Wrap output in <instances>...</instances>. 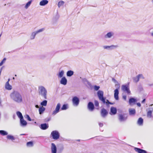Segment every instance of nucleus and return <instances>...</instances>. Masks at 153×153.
Wrapping results in <instances>:
<instances>
[{"instance_id":"nucleus-1","label":"nucleus","mask_w":153,"mask_h":153,"mask_svg":"<svg viewBox=\"0 0 153 153\" xmlns=\"http://www.w3.org/2000/svg\"><path fill=\"white\" fill-rule=\"evenodd\" d=\"M11 98L14 102L17 103H21L23 100L21 94L17 91H13L10 95Z\"/></svg>"},{"instance_id":"nucleus-2","label":"nucleus","mask_w":153,"mask_h":153,"mask_svg":"<svg viewBox=\"0 0 153 153\" xmlns=\"http://www.w3.org/2000/svg\"><path fill=\"white\" fill-rule=\"evenodd\" d=\"M58 149L55 144L51 143V153H62L64 149V146L62 144H59L58 146Z\"/></svg>"},{"instance_id":"nucleus-3","label":"nucleus","mask_w":153,"mask_h":153,"mask_svg":"<svg viewBox=\"0 0 153 153\" xmlns=\"http://www.w3.org/2000/svg\"><path fill=\"white\" fill-rule=\"evenodd\" d=\"M61 105L60 103H58L55 108L53 112L52 115L54 116L57 113H59L60 110H65L68 108V105L67 104H64L62 107L61 108Z\"/></svg>"},{"instance_id":"nucleus-4","label":"nucleus","mask_w":153,"mask_h":153,"mask_svg":"<svg viewBox=\"0 0 153 153\" xmlns=\"http://www.w3.org/2000/svg\"><path fill=\"white\" fill-rule=\"evenodd\" d=\"M39 91L40 95L43 97L44 99H47V91L44 86H39Z\"/></svg>"},{"instance_id":"nucleus-5","label":"nucleus","mask_w":153,"mask_h":153,"mask_svg":"<svg viewBox=\"0 0 153 153\" xmlns=\"http://www.w3.org/2000/svg\"><path fill=\"white\" fill-rule=\"evenodd\" d=\"M97 94L99 100L102 101L104 104H105L106 103V97H104L103 91L101 90H98Z\"/></svg>"},{"instance_id":"nucleus-6","label":"nucleus","mask_w":153,"mask_h":153,"mask_svg":"<svg viewBox=\"0 0 153 153\" xmlns=\"http://www.w3.org/2000/svg\"><path fill=\"white\" fill-rule=\"evenodd\" d=\"M51 136L52 137V139L55 140L59 139L60 137V133L57 130L52 131L51 133Z\"/></svg>"},{"instance_id":"nucleus-7","label":"nucleus","mask_w":153,"mask_h":153,"mask_svg":"<svg viewBox=\"0 0 153 153\" xmlns=\"http://www.w3.org/2000/svg\"><path fill=\"white\" fill-rule=\"evenodd\" d=\"M128 117L127 114H120L118 115V119L120 122H125L127 120Z\"/></svg>"},{"instance_id":"nucleus-8","label":"nucleus","mask_w":153,"mask_h":153,"mask_svg":"<svg viewBox=\"0 0 153 153\" xmlns=\"http://www.w3.org/2000/svg\"><path fill=\"white\" fill-rule=\"evenodd\" d=\"M129 82L126 85H123L122 86V90L124 92H126L128 94H131V91L129 89Z\"/></svg>"},{"instance_id":"nucleus-9","label":"nucleus","mask_w":153,"mask_h":153,"mask_svg":"<svg viewBox=\"0 0 153 153\" xmlns=\"http://www.w3.org/2000/svg\"><path fill=\"white\" fill-rule=\"evenodd\" d=\"M73 105L74 106H77L79 105L80 100L79 98L76 96L74 97L72 99Z\"/></svg>"},{"instance_id":"nucleus-10","label":"nucleus","mask_w":153,"mask_h":153,"mask_svg":"<svg viewBox=\"0 0 153 153\" xmlns=\"http://www.w3.org/2000/svg\"><path fill=\"white\" fill-rule=\"evenodd\" d=\"M44 30V28H41L37 31L33 32L31 33L30 36V39L31 40L35 38L36 35L38 33L42 32Z\"/></svg>"},{"instance_id":"nucleus-11","label":"nucleus","mask_w":153,"mask_h":153,"mask_svg":"<svg viewBox=\"0 0 153 153\" xmlns=\"http://www.w3.org/2000/svg\"><path fill=\"white\" fill-rule=\"evenodd\" d=\"M82 81L87 87L92 88V86L91 83L85 78H82Z\"/></svg>"},{"instance_id":"nucleus-12","label":"nucleus","mask_w":153,"mask_h":153,"mask_svg":"<svg viewBox=\"0 0 153 153\" xmlns=\"http://www.w3.org/2000/svg\"><path fill=\"white\" fill-rule=\"evenodd\" d=\"M108 111L105 109L103 108L101 109L100 114L103 118L105 117L108 115Z\"/></svg>"},{"instance_id":"nucleus-13","label":"nucleus","mask_w":153,"mask_h":153,"mask_svg":"<svg viewBox=\"0 0 153 153\" xmlns=\"http://www.w3.org/2000/svg\"><path fill=\"white\" fill-rule=\"evenodd\" d=\"M88 108L90 111H93L95 107L94 103L91 102H89L88 104Z\"/></svg>"},{"instance_id":"nucleus-14","label":"nucleus","mask_w":153,"mask_h":153,"mask_svg":"<svg viewBox=\"0 0 153 153\" xmlns=\"http://www.w3.org/2000/svg\"><path fill=\"white\" fill-rule=\"evenodd\" d=\"M118 47V46L117 45H112L111 46H103V48L104 49L111 50L117 48Z\"/></svg>"},{"instance_id":"nucleus-15","label":"nucleus","mask_w":153,"mask_h":153,"mask_svg":"<svg viewBox=\"0 0 153 153\" xmlns=\"http://www.w3.org/2000/svg\"><path fill=\"white\" fill-rule=\"evenodd\" d=\"M75 44V43H74L72 44L71 45V43L70 42V43L66 42L65 43V50L68 49V50H71L73 48L71 47V45H74Z\"/></svg>"},{"instance_id":"nucleus-16","label":"nucleus","mask_w":153,"mask_h":153,"mask_svg":"<svg viewBox=\"0 0 153 153\" xmlns=\"http://www.w3.org/2000/svg\"><path fill=\"white\" fill-rule=\"evenodd\" d=\"M117 113V109L116 108L111 107L110 108L109 114L111 115H114Z\"/></svg>"},{"instance_id":"nucleus-17","label":"nucleus","mask_w":153,"mask_h":153,"mask_svg":"<svg viewBox=\"0 0 153 153\" xmlns=\"http://www.w3.org/2000/svg\"><path fill=\"white\" fill-rule=\"evenodd\" d=\"M48 124L46 123L41 124L39 126L40 128L42 130H46L48 128Z\"/></svg>"},{"instance_id":"nucleus-18","label":"nucleus","mask_w":153,"mask_h":153,"mask_svg":"<svg viewBox=\"0 0 153 153\" xmlns=\"http://www.w3.org/2000/svg\"><path fill=\"white\" fill-rule=\"evenodd\" d=\"M140 77H142L143 79H144V78L142 74H139L136 77H134L133 78V80L134 82H138L140 79Z\"/></svg>"},{"instance_id":"nucleus-19","label":"nucleus","mask_w":153,"mask_h":153,"mask_svg":"<svg viewBox=\"0 0 153 153\" xmlns=\"http://www.w3.org/2000/svg\"><path fill=\"white\" fill-rule=\"evenodd\" d=\"M134 149L136 152L138 153H147L146 151L140 148L134 147Z\"/></svg>"},{"instance_id":"nucleus-20","label":"nucleus","mask_w":153,"mask_h":153,"mask_svg":"<svg viewBox=\"0 0 153 153\" xmlns=\"http://www.w3.org/2000/svg\"><path fill=\"white\" fill-rule=\"evenodd\" d=\"M119 90L118 89H115L114 90V98L116 100H118L119 99Z\"/></svg>"},{"instance_id":"nucleus-21","label":"nucleus","mask_w":153,"mask_h":153,"mask_svg":"<svg viewBox=\"0 0 153 153\" xmlns=\"http://www.w3.org/2000/svg\"><path fill=\"white\" fill-rule=\"evenodd\" d=\"M67 83V80L65 76H63L61 78L60 81V83L61 84L64 85H65Z\"/></svg>"},{"instance_id":"nucleus-22","label":"nucleus","mask_w":153,"mask_h":153,"mask_svg":"<svg viewBox=\"0 0 153 153\" xmlns=\"http://www.w3.org/2000/svg\"><path fill=\"white\" fill-rule=\"evenodd\" d=\"M20 126H25L27 125V122L23 118L20 119Z\"/></svg>"},{"instance_id":"nucleus-23","label":"nucleus","mask_w":153,"mask_h":153,"mask_svg":"<svg viewBox=\"0 0 153 153\" xmlns=\"http://www.w3.org/2000/svg\"><path fill=\"white\" fill-rule=\"evenodd\" d=\"M114 35V33L112 32H110L107 33L105 36V38H111Z\"/></svg>"},{"instance_id":"nucleus-24","label":"nucleus","mask_w":153,"mask_h":153,"mask_svg":"<svg viewBox=\"0 0 153 153\" xmlns=\"http://www.w3.org/2000/svg\"><path fill=\"white\" fill-rule=\"evenodd\" d=\"M129 112L130 115H134L136 114V110L134 108H130L129 109Z\"/></svg>"},{"instance_id":"nucleus-25","label":"nucleus","mask_w":153,"mask_h":153,"mask_svg":"<svg viewBox=\"0 0 153 153\" xmlns=\"http://www.w3.org/2000/svg\"><path fill=\"white\" fill-rule=\"evenodd\" d=\"M143 120L142 117H140L139 118L137 123V125L140 126H141L143 125Z\"/></svg>"},{"instance_id":"nucleus-26","label":"nucleus","mask_w":153,"mask_h":153,"mask_svg":"<svg viewBox=\"0 0 153 153\" xmlns=\"http://www.w3.org/2000/svg\"><path fill=\"white\" fill-rule=\"evenodd\" d=\"M48 1L47 0H42L40 1L39 5L40 6H45L48 3Z\"/></svg>"},{"instance_id":"nucleus-27","label":"nucleus","mask_w":153,"mask_h":153,"mask_svg":"<svg viewBox=\"0 0 153 153\" xmlns=\"http://www.w3.org/2000/svg\"><path fill=\"white\" fill-rule=\"evenodd\" d=\"M5 88L7 90H11L12 89V86L10 85L9 82H7L5 84Z\"/></svg>"},{"instance_id":"nucleus-28","label":"nucleus","mask_w":153,"mask_h":153,"mask_svg":"<svg viewBox=\"0 0 153 153\" xmlns=\"http://www.w3.org/2000/svg\"><path fill=\"white\" fill-rule=\"evenodd\" d=\"M45 108L41 106L39 107V114L40 115L42 114L43 113L44 111H45Z\"/></svg>"},{"instance_id":"nucleus-29","label":"nucleus","mask_w":153,"mask_h":153,"mask_svg":"<svg viewBox=\"0 0 153 153\" xmlns=\"http://www.w3.org/2000/svg\"><path fill=\"white\" fill-rule=\"evenodd\" d=\"M6 138L8 140H10L12 141L15 139V137L13 135L10 134H7Z\"/></svg>"},{"instance_id":"nucleus-30","label":"nucleus","mask_w":153,"mask_h":153,"mask_svg":"<svg viewBox=\"0 0 153 153\" xmlns=\"http://www.w3.org/2000/svg\"><path fill=\"white\" fill-rule=\"evenodd\" d=\"M137 101V99L133 97L130 98L129 100V102L130 104L132 103H135Z\"/></svg>"},{"instance_id":"nucleus-31","label":"nucleus","mask_w":153,"mask_h":153,"mask_svg":"<svg viewBox=\"0 0 153 153\" xmlns=\"http://www.w3.org/2000/svg\"><path fill=\"white\" fill-rule=\"evenodd\" d=\"M74 74V72L72 70L68 71L66 73L67 76L68 77L72 76Z\"/></svg>"},{"instance_id":"nucleus-32","label":"nucleus","mask_w":153,"mask_h":153,"mask_svg":"<svg viewBox=\"0 0 153 153\" xmlns=\"http://www.w3.org/2000/svg\"><path fill=\"white\" fill-rule=\"evenodd\" d=\"M8 134V132L5 131L3 130H0V134L1 135H7Z\"/></svg>"},{"instance_id":"nucleus-33","label":"nucleus","mask_w":153,"mask_h":153,"mask_svg":"<svg viewBox=\"0 0 153 153\" xmlns=\"http://www.w3.org/2000/svg\"><path fill=\"white\" fill-rule=\"evenodd\" d=\"M64 72L63 70H62L60 71H59L57 75L58 77L59 78H62L64 75Z\"/></svg>"},{"instance_id":"nucleus-34","label":"nucleus","mask_w":153,"mask_h":153,"mask_svg":"<svg viewBox=\"0 0 153 153\" xmlns=\"http://www.w3.org/2000/svg\"><path fill=\"white\" fill-rule=\"evenodd\" d=\"M32 2V0H30L28 1L26 4L25 7V9H27L30 5Z\"/></svg>"},{"instance_id":"nucleus-35","label":"nucleus","mask_w":153,"mask_h":153,"mask_svg":"<svg viewBox=\"0 0 153 153\" xmlns=\"http://www.w3.org/2000/svg\"><path fill=\"white\" fill-rule=\"evenodd\" d=\"M16 114L20 119L23 118L22 113L19 111H17Z\"/></svg>"},{"instance_id":"nucleus-36","label":"nucleus","mask_w":153,"mask_h":153,"mask_svg":"<svg viewBox=\"0 0 153 153\" xmlns=\"http://www.w3.org/2000/svg\"><path fill=\"white\" fill-rule=\"evenodd\" d=\"M47 102H48L47 100H44L42 102H41L40 105L42 107H43V106H45L47 105Z\"/></svg>"},{"instance_id":"nucleus-37","label":"nucleus","mask_w":153,"mask_h":153,"mask_svg":"<svg viewBox=\"0 0 153 153\" xmlns=\"http://www.w3.org/2000/svg\"><path fill=\"white\" fill-rule=\"evenodd\" d=\"M33 145V142L32 141H29L27 143V146L28 147H32Z\"/></svg>"},{"instance_id":"nucleus-38","label":"nucleus","mask_w":153,"mask_h":153,"mask_svg":"<svg viewBox=\"0 0 153 153\" xmlns=\"http://www.w3.org/2000/svg\"><path fill=\"white\" fill-rule=\"evenodd\" d=\"M24 117L25 118L27 119L28 120L31 121H32V119L30 117V116L28 114H26L24 116Z\"/></svg>"},{"instance_id":"nucleus-39","label":"nucleus","mask_w":153,"mask_h":153,"mask_svg":"<svg viewBox=\"0 0 153 153\" xmlns=\"http://www.w3.org/2000/svg\"><path fill=\"white\" fill-rule=\"evenodd\" d=\"M64 2L63 1H59V2L58 4V7H60L61 6L63 5L64 4Z\"/></svg>"},{"instance_id":"nucleus-40","label":"nucleus","mask_w":153,"mask_h":153,"mask_svg":"<svg viewBox=\"0 0 153 153\" xmlns=\"http://www.w3.org/2000/svg\"><path fill=\"white\" fill-rule=\"evenodd\" d=\"M147 116L149 118H151L152 117V111H151L149 110L147 112Z\"/></svg>"},{"instance_id":"nucleus-41","label":"nucleus","mask_w":153,"mask_h":153,"mask_svg":"<svg viewBox=\"0 0 153 153\" xmlns=\"http://www.w3.org/2000/svg\"><path fill=\"white\" fill-rule=\"evenodd\" d=\"M116 83V84L115 85V86L116 88V89H118V90H119L120 89V84L118 82H117L116 83Z\"/></svg>"},{"instance_id":"nucleus-42","label":"nucleus","mask_w":153,"mask_h":153,"mask_svg":"<svg viewBox=\"0 0 153 153\" xmlns=\"http://www.w3.org/2000/svg\"><path fill=\"white\" fill-rule=\"evenodd\" d=\"M100 88V87L99 86H97L96 85H95L94 86V89L95 91H98L99 89Z\"/></svg>"},{"instance_id":"nucleus-43","label":"nucleus","mask_w":153,"mask_h":153,"mask_svg":"<svg viewBox=\"0 0 153 153\" xmlns=\"http://www.w3.org/2000/svg\"><path fill=\"white\" fill-rule=\"evenodd\" d=\"M84 43V42L83 41H80L77 43V45H83Z\"/></svg>"},{"instance_id":"nucleus-44","label":"nucleus","mask_w":153,"mask_h":153,"mask_svg":"<svg viewBox=\"0 0 153 153\" xmlns=\"http://www.w3.org/2000/svg\"><path fill=\"white\" fill-rule=\"evenodd\" d=\"M59 18V14L57 13L55 16L54 17L53 19L55 20H57Z\"/></svg>"},{"instance_id":"nucleus-45","label":"nucleus","mask_w":153,"mask_h":153,"mask_svg":"<svg viewBox=\"0 0 153 153\" xmlns=\"http://www.w3.org/2000/svg\"><path fill=\"white\" fill-rule=\"evenodd\" d=\"M95 105L96 107H98L99 106V103L98 101L95 100L94 101Z\"/></svg>"},{"instance_id":"nucleus-46","label":"nucleus","mask_w":153,"mask_h":153,"mask_svg":"<svg viewBox=\"0 0 153 153\" xmlns=\"http://www.w3.org/2000/svg\"><path fill=\"white\" fill-rule=\"evenodd\" d=\"M51 119V118L50 117L46 118L45 119L44 121L45 122H48Z\"/></svg>"},{"instance_id":"nucleus-47","label":"nucleus","mask_w":153,"mask_h":153,"mask_svg":"<svg viewBox=\"0 0 153 153\" xmlns=\"http://www.w3.org/2000/svg\"><path fill=\"white\" fill-rule=\"evenodd\" d=\"M112 81H113L115 83H116L118 82L114 78H112Z\"/></svg>"},{"instance_id":"nucleus-48","label":"nucleus","mask_w":153,"mask_h":153,"mask_svg":"<svg viewBox=\"0 0 153 153\" xmlns=\"http://www.w3.org/2000/svg\"><path fill=\"white\" fill-rule=\"evenodd\" d=\"M110 102L108 100H106V103L105 104H106L107 106L109 104Z\"/></svg>"},{"instance_id":"nucleus-49","label":"nucleus","mask_w":153,"mask_h":153,"mask_svg":"<svg viewBox=\"0 0 153 153\" xmlns=\"http://www.w3.org/2000/svg\"><path fill=\"white\" fill-rule=\"evenodd\" d=\"M123 98L126 100V95H123L122 96Z\"/></svg>"},{"instance_id":"nucleus-50","label":"nucleus","mask_w":153,"mask_h":153,"mask_svg":"<svg viewBox=\"0 0 153 153\" xmlns=\"http://www.w3.org/2000/svg\"><path fill=\"white\" fill-rule=\"evenodd\" d=\"M6 60V58H4L1 61V62L3 64L4 62Z\"/></svg>"},{"instance_id":"nucleus-51","label":"nucleus","mask_w":153,"mask_h":153,"mask_svg":"<svg viewBox=\"0 0 153 153\" xmlns=\"http://www.w3.org/2000/svg\"><path fill=\"white\" fill-rule=\"evenodd\" d=\"M99 125L100 127H102L103 126V124L102 123H99Z\"/></svg>"},{"instance_id":"nucleus-52","label":"nucleus","mask_w":153,"mask_h":153,"mask_svg":"<svg viewBox=\"0 0 153 153\" xmlns=\"http://www.w3.org/2000/svg\"><path fill=\"white\" fill-rule=\"evenodd\" d=\"M82 46H81L80 47H79L78 46L76 47H74V48H78V49H80L82 47Z\"/></svg>"},{"instance_id":"nucleus-53","label":"nucleus","mask_w":153,"mask_h":153,"mask_svg":"<svg viewBox=\"0 0 153 153\" xmlns=\"http://www.w3.org/2000/svg\"><path fill=\"white\" fill-rule=\"evenodd\" d=\"M45 55H42L41 56L40 58L41 59H43V58H45Z\"/></svg>"},{"instance_id":"nucleus-54","label":"nucleus","mask_w":153,"mask_h":153,"mask_svg":"<svg viewBox=\"0 0 153 153\" xmlns=\"http://www.w3.org/2000/svg\"><path fill=\"white\" fill-rule=\"evenodd\" d=\"M137 106L138 107H140L141 106V104L140 102L137 103Z\"/></svg>"},{"instance_id":"nucleus-55","label":"nucleus","mask_w":153,"mask_h":153,"mask_svg":"<svg viewBox=\"0 0 153 153\" xmlns=\"http://www.w3.org/2000/svg\"><path fill=\"white\" fill-rule=\"evenodd\" d=\"M146 101V99H144L141 102L142 103H144Z\"/></svg>"},{"instance_id":"nucleus-56","label":"nucleus","mask_w":153,"mask_h":153,"mask_svg":"<svg viewBox=\"0 0 153 153\" xmlns=\"http://www.w3.org/2000/svg\"><path fill=\"white\" fill-rule=\"evenodd\" d=\"M114 103V102H110V103H109V104H110V105H113Z\"/></svg>"},{"instance_id":"nucleus-57","label":"nucleus","mask_w":153,"mask_h":153,"mask_svg":"<svg viewBox=\"0 0 153 153\" xmlns=\"http://www.w3.org/2000/svg\"><path fill=\"white\" fill-rule=\"evenodd\" d=\"M140 90H142L143 89L142 87L141 86L140 87Z\"/></svg>"},{"instance_id":"nucleus-58","label":"nucleus","mask_w":153,"mask_h":153,"mask_svg":"<svg viewBox=\"0 0 153 153\" xmlns=\"http://www.w3.org/2000/svg\"><path fill=\"white\" fill-rule=\"evenodd\" d=\"M3 64L1 62H0V66H1Z\"/></svg>"},{"instance_id":"nucleus-59","label":"nucleus","mask_w":153,"mask_h":153,"mask_svg":"<svg viewBox=\"0 0 153 153\" xmlns=\"http://www.w3.org/2000/svg\"><path fill=\"white\" fill-rule=\"evenodd\" d=\"M148 85H149V86H152L153 85V84H149Z\"/></svg>"},{"instance_id":"nucleus-60","label":"nucleus","mask_w":153,"mask_h":153,"mask_svg":"<svg viewBox=\"0 0 153 153\" xmlns=\"http://www.w3.org/2000/svg\"><path fill=\"white\" fill-rule=\"evenodd\" d=\"M10 79H9V78L8 79V81L7 82H9L10 81Z\"/></svg>"},{"instance_id":"nucleus-61","label":"nucleus","mask_w":153,"mask_h":153,"mask_svg":"<svg viewBox=\"0 0 153 153\" xmlns=\"http://www.w3.org/2000/svg\"><path fill=\"white\" fill-rule=\"evenodd\" d=\"M76 141H80V140L79 139H78V140H76Z\"/></svg>"},{"instance_id":"nucleus-62","label":"nucleus","mask_w":153,"mask_h":153,"mask_svg":"<svg viewBox=\"0 0 153 153\" xmlns=\"http://www.w3.org/2000/svg\"><path fill=\"white\" fill-rule=\"evenodd\" d=\"M151 35L152 36H153V32L151 33Z\"/></svg>"},{"instance_id":"nucleus-63","label":"nucleus","mask_w":153,"mask_h":153,"mask_svg":"<svg viewBox=\"0 0 153 153\" xmlns=\"http://www.w3.org/2000/svg\"><path fill=\"white\" fill-rule=\"evenodd\" d=\"M13 80H14V79H15V78H14V77H13Z\"/></svg>"},{"instance_id":"nucleus-64","label":"nucleus","mask_w":153,"mask_h":153,"mask_svg":"<svg viewBox=\"0 0 153 153\" xmlns=\"http://www.w3.org/2000/svg\"><path fill=\"white\" fill-rule=\"evenodd\" d=\"M25 134H21V135H25Z\"/></svg>"}]
</instances>
